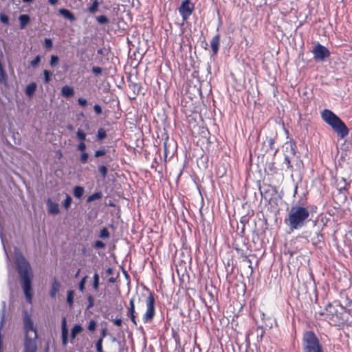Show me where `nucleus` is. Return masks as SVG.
I'll use <instances>...</instances> for the list:
<instances>
[{
  "mask_svg": "<svg viewBox=\"0 0 352 352\" xmlns=\"http://www.w3.org/2000/svg\"><path fill=\"white\" fill-rule=\"evenodd\" d=\"M88 154L85 152H82V154L80 155V160L82 163L85 164L87 162V159H88Z\"/></svg>",
  "mask_w": 352,
  "mask_h": 352,
  "instance_id": "obj_34",
  "label": "nucleus"
},
{
  "mask_svg": "<svg viewBox=\"0 0 352 352\" xmlns=\"http://www.w3.org/2000/svg\"><path fill=\"white\" fill-rule=\"evenodd\" d=\"M96 350L98 352H103L102 350V338H100L96 342Z\"/></svg>",
  "mask_w": 352,
  "mask_h": 352,
  "instance_id": "obj_33",
  "label": "nucleus"
},
{
  "mask_svg": "<svg viewBox=\"0 0 352 352\" xmlns=\"http://www.w3.org/2000/svg\"><path fill=\"white\" fill-rule=\"evenodd\" d=\"M99 236L102 239H107L109 236V232L106 228H103L100 232Z\"/></svg>",
  "mask_w": 352,
  "mask_h": 352,
  "instance_id": "obj_28",
  "label": "nucleus"
},
{
  "mask_svg": "<svg viewBox=\"0 0 352 352\" xmlns=\"http://www.w3.org/2000/svg\"><path fill=\"white\" fill-rule=\"evenodd\" d=\"M97 21L100 24L107 23L109 21L108 18L104 15L98 16L97 18Z\"/></svg>",
  "mask_w": 352,
  "mask_h": 352,
  "instance_id": "obj_30",
  "label": "nucleus"
},
{
  "mask_svg": "<svg viewBox=\"0 0 352 352\" xmlns=\"http://www.w3.org/2000/svg\"><path fill=\"white\" fill-rule=\"evenodd\" d=\"M96 322H95V321H94V320H91V321L89 322V325H88V329H89V331H94V330H95V329H96Z\"/></svg>",
  "mask_w": 352,
  "mask_h": 352,
  "instance_id": "obj_41",
  "label": "nucleus"
},
{
  "mask_svg": "<svg viewBox=\"0 0 352 352\" xmlns=\"http://www.w3.org/2000/svg\"><path fill=\"white\" fill-rule=\"evenodd\" d=\"M102 197V193L101 192H95L92 194L91 195L89 196L87 198V201L88 203L91 202L96 199H99Z\"/></svg>",
  "mask_w": 352,
  "mask_h": 352,
  "instance_id": "obj_22",
  "label": "nucleus"
},
{
  "mask_svg": "<svg viewBox=\"0 0 352 352\" xmlns=\"http://www.w3.org/2000/svg\"><path fill=\"white\" fill-rule=\"evenodd\" d=\"M58 63V58L56 55H52L50 60V65L54 66Z\"/></svg>",
  "mask_w": 352,
  "mask_h": 352,
  "instance_id": "obj_35",
  "label": "nucleus"
},
{
  "mask_svg": "<svg viewBox=\"0 0 352 352\" xmlns=\"http://www.w3.org/2000/svg\"><path fill=\"white\" fill-rule=\"evenodd\" d=\"M36 340L28 339L24 340L23 352H36Z\"/></svg>",
  "mask_w": 352,
  "mask_h": 352,
  "instance_id": "obj_9",
  "label": "nucleus"
},
{
  "mask_svg": "<svg viewBox=\"0 0 352 352\" xmlns=\"http://www.w3.org/2000/svg\"><path fill=\"white\" fill-rule=\"evenodd\" d=\"M92 72L96 75L100 74L102 73V69L100 67H92Z\"/></svg>",
  "mask_w": 352,
  "mask_h": 352,
  "instance_id": "obj_43",
  "label": "nucleus"
},
{
  "mask_svg": "<svg viewBox=\"0 0 352 352\" xmlns=\"http://www.w3.org/2000/svg\"><path fill=\"white\" fill-rule=\"evenodd\" d=\"M36 89V84L35 82H32L29 84L25 89V94L29 97H32L34 94Z\"/></svg>",
  "mask_w": 352,
  "mask_h": 352,
  "instance_id": "obj_18",
  "label": "nucleus"
},
{
  "mask_svg": "<svg viewBox=\"0 0 352 352\" xmlns=\"http://www.w3.org/2000/svg\"><path fill=\"white\" fill-rule=\"evenodd\" d=\"M43 74L45 82L48 83L51 80L50 76H52V73L48 70H44Z\"/></svg>",
  "mask_w": 352,
  "mask_h": 352,
  "instance_id": "obj_29",
  "label": "nucleus"
},
{
  "mask_svg": "<svg viewBox=\"0 0 352 352\" xmlns=\"http://www.w3.org/2000/svg\"><path fill=\"white\" fill-rule=\"evenodd\" d=\"M84 193V188L80 186H76L74 188V195L75 197L80 199Z\"/></svg>",
  "mask_w": 352,
  "mask_h": 352,
  "instance_id": "obj_19",
  "label": "nucleus"
},
{
  "mask_svg": "<svg viewBox=\"0 0 352 352\" xmlns=\"http://www.w3.org/2000/svg\"><path fill=\"white\" fill-rule=\"evenodd\" d=\"M104 245V243L101 241H96L94 244L96 248H103Z\"/></svg>",
  "mask_w": 352,
  "mask_h": 352,
  "instance_id": "obj_45",
  "label": "nucleus"
},
{
  "mask_svg": "<svg viewBox=\"0 0 352 352\" xmlns=\"http://www.w3.org/2000/svg\"><path fill=\"white\" fill-rule=\"evenodd\" d=\"M78 102L81 107H85L87 104V100L83 98H79Z\"/></svg>",
  "mask_w": 352,
  "mask_h": 352,
  "instance_id": "obj_44",
  "label": "nucleus"
},
{
  "mask_svg": "<svg viewBox=\"0 0 352 352\" xmlns=\"http://www.w3.org/2000/svg\"><path fill=\"white\" fill-rule=\"evenodd\" d=\"M57 2H58V0H49V3H50L51 5H54V4H56Z\"/></svg>",
  "mask_w": 352,
  "mask_h": 352,
  "instance_id": "obj_53",
  "label": "nucleus"
},
{
  "mask_svg": "<svg viewBox=\"0 0 352 352\" xmlns=\"http://www.w3.org/2000/svg\"><path fill=\"white\" fill-rule=\"evenodd\" d=\"M87 276H85L79 283V289L82 292L85 289V285L86 282Z\"/></svg>",
  "mask_w": 352,
  "mask_h": 352,
  "instance_id": "obj_37",
  "label": "nucleus"
},
{
  "mask_svg": "<svg viewBox=\"0 0 352 352\" xmlns=\"http://www.w3.org/2000/svg\"><path fill=\"white\" fill-rule=\"evenodd\" d=\"M24 340L34 339L38 338L37 330L34 324V321L28 311H25L23 317Z\"/></svg>",
  "mask_w": 352,
  "mask_h": 352,
  "instance_id": "obj_5",
  "label": "nucleus"
},
{
  "mask_svg": "<svg viewBox=\"0 0 352 352\" xmlns=\"http://www.w3.org/2000/svg\"><path fill=\"white\" fill-rule=\"evenodd\" d=\"M284 147L286 149V151H288L292 155H294L296 154V151H295L296 145L294 142H292V141L287 142L285 144Z\"/></svg>",
  "mask_w": 352,
  "mask_h": 352,
  "instance_id": "obj_17",
  "label": "nucleus"
},
{
  "mask_svg": "<svg viewBox=\"0 0 352 352\" xmlns=\"http://www.w3.org/2000/svg\"><path fill=\"white\" fill-rule=\"evenodd\" d=\"M76 137L80 142H84L86 139V133L82 130L78 129L76 132Z\"/></svg>",
  "mask_w": 352,
  "mask_h": 352,
  "instance_id": "obj_26",
  "label": "nucleus"
},
{
  "mask_svg": "<svg viewBox=\"0 0 352 352\" xmlns=\"http://www.w3.org/2000/svg\"><path fill=\"white\" fill-rule=\"evenodd\" d=\"M113 323L116 326L120 327L122 325V321L120 318H116L115 320H113Z\"/></svg>",
  "mask_w": 352,
  "mask_h": 352,
  "instance_id": "obj_47",
  "label": "nucleus"
},
{
  "mask_svg": "<svg viewBox=\"0 0 352 352\" xmlns=\"http://www.w3.org/2000/svg\"><path fill=\"white\" fill-rule=\"evenodd\" d=\"M82 328L81 327L80 325H78V324L75 325L72 329V332H71L72 338L74 339L76 338V336L82 331Z\"/></svg>",
  "mask_w": 352,
  "mask_h": 352,
  "instance_id": "obj_20",
  "label": "nucleus"
},
{
  "mask_svg": "<svg viewBox=\"0 0 352 352\" xmlns=\"http://www.w3.org/2000/svg\"><path fill=\"white\" fill-rule=\"evenodd\" d=\"M88 300L89 302V308H90V307H93V305H94V298L91 296H89L88 297Z\"/></svg>",
  "mask_w": 352,
  "mask_h": 352,
  "instance_id": "obj_48",
  "label": "nucleus"
},
{
  "mask_svg": "<svg viewBox=\"0 0 352 352\" xmlns=\"http://www.w3.org/2000/svg\"><path fill=\"white\" fill-rule=\"evenodd\" d=\"M273 143H274V140H273V139H272V138H270V139L269 140V144H270V145H272V144H273Z\"/></svg>",
  "mask_w": 352,
  "mask_h": 352,
  "instance_id": "obj_54",
  "label": "nucleus"
},
{
  "mask_svg": "<svg viewBox=\"0 0 352 352\" xmlns=\"http://www.w3.org/2000/svg\"><path fill=\"white\" fill-rule=\"evenodd\" d=\"M321 116L339 137L343 138L348 135L349 130L346 124L333 112L329 109H324L322 112Z\"/></svg>",
  "mask_w": 352,
  "mask_h": 352,
  "instance_id": "obj_3",
  "label": "nucleus"
},
{
  "mask_svg": "<svg viewBox=\"0 0 352 352\" xmlns=\"http://www.w3.org/2000/svg\"><path fill=\"white\" fill-rule=\"evenodd\" d=\"M97 137L98 140H103L106 137V131L103 129H98Z\"/></svg>",
  "mask_w": 352,
  "mask_h": 352,
  "instance_id": "obj_32",
  "label": "nucleus"
},
{
  "mask_svg": "<svg viewBox=\"0 0 352 352\" xmlns=\"http://www.w3.org/2000/svg\"><path fill=\"white\" fill-rule=\"evenodd\" d=\"M311 52L314 54V59L318 61H324L330 56L329 50L320 43L316 44Z\"/></svg>",
  "mask_w": 352,
  "mask_h": 352,
  "instance_id": "obj_6",
  "label": "nucleus"
},
{
  "mask_svg": "<svg viewBox=\"0 0 352 352\" xmlns=\"http://www.w3.org/2000/svg\"><path fill=\"white\" fill-rule=\"evenodd\" d=\"M71 203H72V197L69 195H67L65 199L63 201V206L65 209H67L69 208Z\"/></svg>",
  "mask_w": 352,
  "mask_h": 352,
  "instance_id": "obj_25",
  "label": "nucleus"
},
{
  "mask_svg": "<svg viewBox=\"0 0 352 352\" xmlns=\"http://www.w3.org/2000/svg\"><path fill=\"white\" fill-rule=\"evenodd\" d=\"M60 289V283L54 278L51 284L50 296L54 298Z\"/></svg>",
  "mask_w": 352,
  "mask_h": 352,
  "instance_id": "obj_12",
  "label": "nucleus"
},
{
  "mask_svg": "<svg viewBox=\"0 0 352 352\" xmlns=\"http://www.w3.org/2000/svg\"><path fill=\"white\" fill-rule=\"evenodd\" d=\"M0 235H1V241H2V243H3V248H5L4 241H3V239L1 232H0ZM4 250H6V248H4ZM5 252H6V250H5ZM6 254L7 258H8L7 252H6Z\"/></svg>",
  "mask_w": 352,
  "mask_h": 352,
  "instance_id": "obj_52",
  "label": "nucleus"
},
{
  "mask_svg": "<svg viewBox=\"0 0 352 352\" xmlns=\"http://www.w3.org/2000/svg\"><path fill=\"white\" fill-rule=\"evenodd\" d=\"M94 110L98 115H100L102 113V108L98 104H95L94 106Z\"/></svg>",
  "mask_w": 352,
  "mask_h": 352,
  "instance_id": "obj_46",
  "label": "nucleus"
},
{
  "mask_svg": "<svg viewBox=\"0 0 352 352\" xmlns=\"http://www.w3.org/2000/svg\"><path fill=\"white\" fill-rule=\"evenodd\" d=\"M311 209L307 203L292 205L288 210L285 223L292 230L301 229L309 221Z\"/></svg>",
  "mask_w": 352,
  "mask_h": 352,
  "instance_id": "obj_1",
  "label": "nucleus"
},
{
  "mask_svg": "<svg viewBox=\"0 0 352 352\" xmlns=\"http://www.w3.org/2000/svg\"><path fill=\"white\" fill-rule=\"evenodd\" d=\"M61 94L67 98L72 97L74 94V89L68 85H65L61 89Z\"/></svg>",
  "mask_w": 352,
  "mask_h": 352,
  "instance_id": "obj_13",
  "label": "nucleus"
},
{
  "mask_svg": "<svg viewBox=\"0 0 352 352\" xmlns=\"http://www.w3.org/2000/svg\"><path fill=\"white\" fill-rule=\"evenodd\" d=\"M79 272H80V270H78V271L77 272V273H76V275H75V276H76V277L78 276Z\"/></svg>",
  "mask_w": 352,
  "mask_h": 352,
  "instance_id": "obj_56",
  "label": "nucleus"
},
{
  "mask_svg": "<svg viewBox=\"0 0 352 352\" xmlns=\"http://www.w3.org/2000/svg\"><path fill=\"white\" fill-rule=\"evenodd\" d=\"M20 28L23 29L30 22V18L28 14H21L19 17Z\"/></svg>",
  "mask_w": 352,
  "mask_h": 352,
  "instance_id": "obj_15",
  "label": "nucleus"
},
{
  "mask_svg": "<svg viewBox=\"0 0 352 352\" xmlns=\"http://www.w3.org/2000/svg\"><path fill=\"white\" fill-rule=\"evenodd\" d=\"M101 336H102V338H104V337H106L107 336V329H103L102 330V332H101Z\"/></svg>",
  "mask_w": 352,
  "mask_h": 352,
  "instance_id": "obj_51",
  "label": "nucleus"
},
{
  "mask_svg": "<svg viewBox=\"0 0 352 352\" xmlns=\"http://www.w3.org/2000/svg\"><path fill=\"white\" fill-rule=\"evenodd\" d=\"M48 212L52 214H57L59 212V206L58 204L54 203L50 199L46 201Z\"/></svg>",
  "mask_w": 352,
  "mask_h": 352,
  "instance_id": "obj_10",
  "label": "nucleus"
},
{
  "mask_svg": "<svg viewBox=\"0 0 352 352\" xmlns=\"http://www.w3.org/2000/svg\"><path fill=\"white\" fill-rule=\"evenodd\" d=\"M194 5L190 0H184L182 1L179 8V12L182 16L183 21H186L192 13Z\"/></svg>",
  "mask_w": 352,
  "mask_h": 352,
  "instance_id": "obj_7",
  "label": "nucleus"
},
{
  "mask_svg": "<svg viewBox=\"0 0 352 352\" xmlns=\"http://www.w3.org/2000/svg\"><path fill=\"white\" fill-rule=\"evenodd\" d=\"M302 348L304 352H324L318 338L312 331H307L304 333Z\"/></svg>",
  "mask_w": 352,
  "mask_h": 352,
  "instance_id": "obj_4",
  "label": "nucleus"
},
{
  "mask_svg": "<svg viewBox=\"0 0 352 352\" xmlns=\"http://www.w3.org/2000/svg\"><path fill=\"white\" fill-rule=\"evenodd\" d=\"M220 44V35L219 34H216L214 36L212 37L211 41H210V47L212 48V50L214 53V54H217L219 51Z\"/></svg>",
  "mask_w": 352,
  "mask_h": 352,
  "instance_id": "obj_11",
  "label": "nucleus"
},
{
  "mask_svg": "<svg viewBox=\"0 0 352 352\" xmlns=\"http://www.w3.org/2000/svg\"><path fill=\"white\" fill-rule=\"evenodd\" d=\"M58 12L65 18H66L72 21L75 20L74 15L69 10H68L67 9L61 8L59 10Z\"/></svg>",
  "mask_w": 352,
  "mask_h": 352,
  "instance_id": "obj_16",
  "label": "nucleus"
},
{
  "mask_svg": "<svg viewBox=\"0 0 352 352\" xmlns=\"http://www.w3.org/2000/svg\"><path fill=\"white\" fill-rule=\"evenodd\" d=\"M62 336H68V330L67 328L66 319L64 318L61 325Z\"/></svg>",
  "mask_w": 352,
  "mask_h": 352,
  "instance_id": "obj_23",
  "label": "nucleus"
},
{
  "mask_svg": "<svg viewBox=\"0 0 352 352\" xmlns=\"http://www.w3.org/2000/svg\"><path fill=\"white\" fill-rule=\"evenodd\" d=\"M98 170L103 178H105L107 177V168L105 166H100L98 168Z\"/></svg>",
  "mask_w": 352,
  "mask_h": 352,
  "instance_id": "obj_31",
  "label": "nucleus"
},
{
  "mask_svg": "<svg viewBox=\"0 0 352 352\" xmlns=\"http://www.w3.org/2000/svg\"><path fill=\"white\" fill-rule=\"evenodd\" d=\"M106 151L104 149H101V150H98L95 152V157H99L100 156H103L106 154Z\"/></svg>",
  "mask_w": 352,
  "mask_h": 352,
  "instance_id": "obj_38",
  "label": "nucleus"
},
{
  "mask_svg": "<svg viewBox=\"0 0 352 352\" xmlns=\"http://www.w3.org/2000/svg\"><path fill=\"white\" fill-rule=\"evenodd\" d=\"M77 148L78 151L81 152H85L86 149V144L84 142H80V144L78 145Z\"/></svg>",
  "mask_w": 352,
  "mask_h": 352,
  "instance_id": "obj_40",
  "label": "nucleus"
},
{
  "mask_svg": "<svg viewBox=\"0 0 352 352\" xmlns=\"http://www.w3.org/2000/svg\"><path fill=\"white\" fill-rule=\"evenodd\" d=\"M41 61V58L39 56H37L33 60L31 61V65L32 67L36 66Z\"/></svg>",
  "mask_w": 352,
  "mask_h": 352,
  "instance_id": "obj_42",
  "label": "nucleus"
},
{
  "mask_svg": "<svg viewBox=\"0 0 352 352\" xmlns=\"http://www.w3.org/2000/svg\"><path fill=\"white\" fill-rule=\"evenodd\" d=\"M129 304H130V307H129V311H128V316H130L131 321L135 324H136L135 317V315H134V313H135L134 300L133 299H131Z\"/></svg>",
  "mask_w": 352,
  "mask_h": 352,
  "instance_id": "obj_14",
  "label": "nucleus"
},
{
  "mask_svg": "<svg viewBox=\"0 0 352 352\" xmlns=\"http://www.w3.org/2000/svg\"><path fill=\"white\" fill-rule=\"evenodd\" d=\"M99 2L98 0H94L92 5L88 8L90 13H96L98 10Z\"/></svg>",
  "mask_w": 352,
  "mask_h": 352,
  "instance_id": "obj_21",
  "label": "nucleus"
},
{
  "mask_svg": "<svg viewBox=\"0 0 352 352\" xmlns=\"http://www.w3.org/2000/svg\"><path fill=\"white\" fill-rule=\"evenodd\" d=\"M25 3H31L33 1V0H23Z\"/></svg>",
  "mask_w": 352,
  "mask_h": 352,
  "instance_id": "obj_55",
  "label": "nucleus"
},
{
  "mask_svg": "<svg viewBox=\"0 0 352 352\" xmlns=\"http://www.w3.org/2000/svg\"><path fill=\"white\" fill-rule=\"evenodd\" d=\"M74 292L73 291H69L67 292V303L69 304V305L70 307H72L73 305V303H74Z\"/></svg>",
  "mask_w": 352,
  "mask_h": 352,
  "instance_id": "obj_24",
  "label": "nucleus"
},
{
  "mask_svg": "<svg viewBox=\"0 0 352 352\" xmlns=\"http://www.w3.org/2000/svg\"><path fill=\"white\" fill-rule=\"evenodd\" d=\"M284 163L286 164L287 168H292L291 161L289 157L287 155H285V156Z\"/></svg>",
  "mask_w": 352,
  "mask_h": 352,
  "instance_id": "obj_39",
  "label": "nucleus"
},
{
  "mask_svg": "<svg viewBox=\"0 0 352 352\" xmlns=\"http://www.w3.org/2000/svg\"><path fill=\"white\" fill-rule=\"evenodd\" d=\"M62 343L63 346H66L67 344V336H62Z\"/></svg>",
  "mask_w": 352,
  "mask_h": 352,
  "instance_id": "obj_50",
  "label": "nucleus"
},
{
  "mask_svg": "<svg viewBox=\"0 0 352 352\" xmlns=\"http://www.w3.org/2000/svg\"><path fill=\"white\" fill-rule=\"evenodd\" d=\"M1 21L4 23H7L8 22V17L6 15H1Z\"/></svg>",
  "mask_w": 352,
  "mask_h": 352,
  "instance_id": "obj_49",
  "label": "nucleus"
},
{
  "mask_svg": "<svg viewBox=\"0 0 352 352\" xmlns=\"http://www.w3.org/2000/svg\"><path fill=\"white\" fill-rule=\"evenodd\" d=\"M98 286H99V276L97 273H95L94 275L93 287L95 290H97L98 289Z\"/></svg>",
  "mask_w": 352,
  "mask_h": 352,
  "instance_id": "obj_27",
  "label": "nucleus"
},
{
  "mask_svg": "<svg viewBox=\"0 0 352 352\" xmlns=\"http://www.w3.org/2000/svg\"><path fill=\"white\" fill-rule=\"evenodd\" d=\"M52 46H53V43H52V41L50 38H45V47L48 49V50H50L52 48Z\"/></svg>",
  "mask_w": 352,
  "mask_h": 352,
  "instance_id": "obj_36",
  "label": "nucleus"
},
{
  "mask_svg": "<svg viewBox=\"0 0 352 352\" xmlns=\"http://www.w3.org/2000/svg\"><path fill=\"white\" fill-rule=\"evenodd\" d=\"M15 263L21 277L22 287L26 300L29 303H32V292L31 282L33 277L32 269L29 263L17 249H15Z\"/></svg>",
  "mask_w": 352,
  "mask_h": 352,
  "instance_id": "obj_2",
  "label": "nucleus"
},
{
  "mask_svg": "<svg viewBox=\"0 0 352 352\" xmlns=\"http://www.w3.org/2000/svg\"><path fill=\"white\" fill-rule=\"evenodd\" d=\"M154 316V298L152 294L148 297L147 303V310L143 316V320L145 322L150 321L153 319Z\"/></svg>",
  "mask_w": 352,
  "mask_h": 352,
  "instance_id": "obj_8",
  "label": "nucleus"
}]
</instances>
